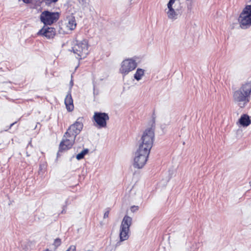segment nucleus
<instances>
[{
	"label": "nucleus",
	"instance_id": "nucleus-27",
	"mask_svg": "<svg viewBox=\"0 0 251 251\" xmlns=\"http://www.w3.org/2000/svg\"><path fill=\"white\" fill-rule=\"evenodd\" d=\"M87 251H93L92 250H88Z\"/></svg>",
	"mask_w": 251,
	"mask_h": 251
},
{
	"label": "nucleus",
	"instance_id": "nucleus-5",
	"mask_svg": "<svg viewBox=\"0 0 251 251\" xmlns=\"http://www.w3.org/2000/svg\"><path fill=\"white\" fill-rule=\"evenodd\" d=\"M132 220V218L127 215L124 217L120 226V241H124L128 239L129 227L131 225Z\"/></svg>",
	"mask_w": 251,
	"mask_h": 251
},
{
	"label": "nucleus",
	"instance_id": "nucleus-3",
	"mask_svg": "<svg viewBox=\"0 0 251 251\" xmlns=\"http://www.w3.org/2000/svg\"><path fill=\"white\" fill-rule=\"evenodd\" d=\"M238 21L242 28H247L251 25V4L246 5L243 9Z\"/></svg>",
	"mask_w": 251,
	"mask_h": 251
},
{
	"label": "nucleus",
	"instance_id": "nucleus-18",
	"mask_svg": "<svg viewBox=\"0 0 251 251\" xmlns=\"http://www.w3.org/2000/svg\"><path fill=\"white\" fill-rule=\"evenodd\" d=\"M62 243L61 239L57 238L54 240L53 246L54 247V249H56L59 247Z\"/></svg>",
	"mask_w": 251,
	"mask_h": 251
},
{
	"label": "nucleus",
	"instance_id": "nucleus-26",
	"mask_svg": "<svg viewBox=\"0 0 251 251\" xmlns=\"http://www.w3.org/2000/svg\"><path fill=\"white\" fill-rule=\"evenodd\" d=\"M43 251H50V250L48 249H46L45 250Z\"/></svg>",
	"mask_w": 251,
	"mask_h": 251
},
{
	"label": "nucleus",
	"instance_id": "nucleus-15",
	"mask_svg": "<svg viewBox=\"0 0 251 251\" xmlns=\"http://www.w3.org/2000/svg\"><path fill=\"white\" fill-rule=\"evenodd\" d=\"M65 26L67 30L72 31L76 26V23L75 18L73 16L67 17L65 23Z\"/></svg>",
	"mask_w": 251,
	"mask_h": 251
},
{
	"label": "nucleus",
	"instance_id": "nucleus-13",
	"mask_svg": "<svg viewBox=\"0 0 251 251\" xmlns=\"http://www.w3.org/2000/svg\"><path fill=\"white\" fill-rule=\"evenodd\" d=\"M176 0H170L168 2L167 6L169 9V10L167 12L168 17L170 19H176L177 14L176 13V11L178 10V9L176 8V5L175 4L173 6L174 4H175Z\"/></svg>",
	"mask_w": 251,
	"mask_h": 251
},
{
	"label": "nucleus",
	"instance_id": "nucleus-9",
	"mask_svg": "<svg viewBox=\"0 0 251 251\" xmlns=\"http://www.w3.org/2000/svg\"><path fill=\"white\" fill-rule=\"evenodd\" d=\"M137 64L133 59L124 60L121 64L120 72L124 75H127L130 72L134 70L137 67Z\"/></svg>",
	"mask_w": 251,
	"mask_h": 251
},
{
	"label": "nucleus",
	"instance_id": "nucleus-4",
	"mask_svg": "<svg viewBox=\"0 0 251 251\" xmlns=\"http://www.w3.org/2000/svg\"><path fill=\"white\" fill-rule=\"evenodd\" d=\"M92 119L96 127L98 128H102L106 127L109 117L106 113L95 112Z\"/></svg>",
	"mask_w": 251,
	"mask_h": 251
},
{
	"label": "nucleus",
	"instance_id": "nucleus-1",
	"mask_svg": "<svg viewBox=\"0 0 251 251\" xmlns=\"http://www.w3.org/2000/svg\"><path fill=\"white\" fill-rule=\"evenodd\" d=\"M251 95V81L246 82L233 92V100L240 107L244 108L250 102Z\"/></svg>",
	"mask_w": 251,
	"mask_h": 251
},
{
	"label": "nucleus",
	"instance_id": "nucleus-16",
	"mask_svg": "<svg viewBox=\"0 0 251 251\" xmlns=\"http://www.w3.org/2000/svg\"><path fill=\"white\" fill-rule=\"evenodd\" d=\"M239 123L244 127L249 126L251 124V120H250V116L246 114H243L239 119Z\"/></svg>",
	"mask_w": 251,
	"mask_h": 251
},
{
	"label": "nucleus",
	"instance_id": "nucleus-7",
	"mask_svg": "<svg viewBox=\"0 0 251 251\" xmlns=\"http://www.w3.org/2000/svg\"><path fill=\"white\" fill-rule=\"evenodd\" d=\"M150 152L144 150L140 151V149H138L136 152V156L134 158V167L138 168H142L146 163Z\"/></svg>",
	"mask_w": 251,
	"mask_h": 251
},
{
	"label": "nucleus",
	"instance_id": "nucleus-22",
	"mask_svg": "<svg viewBox=\"0 0 251 251\" xmlns=\"http://www.w3.org/2000/svg\"><path fill=\"white\" fill-rule=\"evenodd\" d=\"M138 206H133L131 207V211L133 212L138 210Z\"/></svg>",
	"mask_w": 251,
	"mask_h": 251
},
{
	"label": "nucleus",
	"instance_id": "nucleus-21",
	"mask_svg": "<svg viewBox=\"0 0 251 251\" xmlns=\"http://www.w3.org/2000/svg\"><path fill=\"white\" fill-rule=\"evenodd\" d=\"M66 251H76V246L71 245Z\"/></svg>",
	"mask_w": 251,
	"mask_h": 251
},
{
	"label": "nucleus",
	"instance_id": "nucleus-12",
	"mask_svg": "<svg viewBox=\"0 0 251 251\" xmlns=\"http://www.w3.org/2000/svg\"><path fill=\"white\" fill-rule=\"evenodd\" d=\"M38 35L45 37L48 39L53 38L56 35V30L53 27L44 25L37 33Z\"/></svg>",
	"mask_w": 251,
	"mask_h": 251
},
{
	"label": "nucleus",
	"instance_id": "nucleus-10",
	"mask_svg": "<svg viewBox=\"0 0 251 251\" xmlns=\"http://www.w3.org/2000/svg\"><path fill=\"white\" fill-rule=\"evenodd\" d=\"M75 138L73 136L65 133L59 144V151L62 152L71 149L75 143Z\"/></svg>",
	"mask_w": 251,
	"mask_h": 251
},
{
	"label": "nucleus",
	"instance_id": "nucleus-8",
	"mask_svg": "<svg viewBox=\"0 0 251 251\" xmlns=\"http://www.w3.org/2000/svg\"><path fill=\"white\" fill-rule=\"evenodd\" d=\"M88 42L86 40L77 43L73 48L74 52L80 57H85L88 53Z\"/></svg>",
	"mask_w": 251,
	"mask_h": 251
},
{
	"label": "nucleus",
	"instance_id": "nucleus-23",
	"mask_svg": "<svg viewBox=\"0 0 251 251\" xmlns=\"http://www.w3.org/2000/svg\"><path fill=\"white\" fill-rule=\"evenodd\" d=\"M109 212H110V210H108L106 211H105L104 214L103 218H108V216H109Z\"/></svg>",
	"mask_w": 251,
	"mask_h": 251
},
{
	"label": "nucleus",
	"instance_id": "nucleus-19",
	"mask_svg": "<svg viewBox=\"0 0 251 251\" xmlns=\"http://www.w3.org/2000/svg\"><path fill=\"white\" fill-rule=\"evenodd\" d=\"M87 152V150L82 151L80 153H78L76 155V158L78 160L82 159L86 153Z\"/></svg>",
	"mask_w": 251,
	"mask_h": 251
},
{
	"label": "nucleus",
	"instance_id": "nucleus-17",
	"mask_svg": "<svg viewBox=\"0 0 251 251\" xmlns=\"http://www.w3.org/2000/svg\"><path fill=\"white\" fill-rule=\"evenodd\" d=\"M144 75V70L142 69H137L135 74H134V78L137 80H139Z\"/></svg>",
	"mask_w": 251,
	"mask_h": 251
},
{
	"label": "nucleus",
	"instance_id": "nucleus-24",
	"mask_svg": "<svg viewBox=\"0 0 251 251\" xmlns=\"http://www.w3.org/2000/svg\"><path fill=\"white\" fill-rule=\"evenodd\" d=\"M23 1L26 3V4H29L32 2V0H22Z\"/></svg>",
	"mask_w": 251,
	"mask_h": 251
},
{
	"label": "nucleus",
	"instance_id": "nucleus-28",
	"mask_svg": "<svg viewBox=\"0 0 251 251\" xmlns=\"http://www.w3.org/2000/svg\"><path fill=\"white\" fill-rule=\"evenodd\" d=\"M79 1H80V0H78Z\"/></svg>",
	"mask_w": 251,
	"mask_h": 251
},
{
	"label": "nucleus",
	"instance_id": "nucleus-2",
	"mask_svg": "<svg viewBox=\"0 0 251 251\" xmlns=\"http://www.w3.org/2000/svg\"><path fill=\"white\" fill-rule=\"evenodd\" d=\"M154 136V131L151 128L146 129L143 134L142 143L139 146V149H140V151L144 150L150 152L152 147Z\"/></svg>",
	"mask_w": 251,
	"mask_h": 251
},
{
	"label": "nucleus",
	"instance_id": "nucleus-11",
	"mask_svg": "<svg viewBox=\"0 0 251 251\" xmlns=\"http://www.w3.org/2000/svg\"><path fill=\"white\" fill-rule=\"evenodd\" d=\"M82 120L83 118H78L74 124L70 126L65 133L76 138L83 128Z\"/></svg>",
	"mask_w": 251,
	"mask_h": 251
},
{
	"label": "nucleus",
	"instance_id": "nucleus-6",
	"mask_svg": "<svg viewBox=\"0 0 251 251\" xmlns=\"http://www.w3.org/2000/svg\"><path fill=\"white\" fill-rule=\"evenodd\" d=\"M59 18L58 12L44 11L40 15V20L45 25H51L55 23Z\"/></svg>",
	"mask_w": 251,
	"mask_h": 251
},
{
	"label": "nucleus",
	"instance_id": "nucleus-20",
	"mask_svg": "<svg viewBox=\"0 0 251 251\" xmlns=\"http://www.w3.org/2000/svg\"><path fill=\"white\" fill-rule=\"evenodd\" d=\"M58 0H44L45 3L48 5H50L51 3L56 2Z\"/></svg>",
	"mask_w": 251,
	"mask_h": 251
},
{
	"label": "nucleus",
	"instance_id": "nucleus-14",
	"mask_svg": "<svg viewBox=\"0 0 251 251\" xmlns=\"http://www.w3.org/2000/svg\"><path fill=\"white\" fill-rule=\"evenodd\" d=\"M65 104L68 112H72L74 110V105L71 92H69L66 96Z\"/></svg>",
	"mask_w": 251,
	"mask_h": 251
},
{
	"label": "nucleus",
	"instance_id": "nucleus-25",
	"mask_svg": "<svg viewBox=\"0 0 251 251\" xmlns=\"http://www.w3.org/2000/svg\"><path fill=\"white\" fill-rule=\"evenodd\" d=\"M16 122H14L10 125V128H11Z\"/></svg>",
	"mask_w": 251,
	"mask_h": 251
}]
</instances>
